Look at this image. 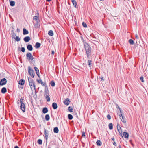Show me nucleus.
Instances as JSON below:
<instances>
[{"instance_id":"603ef678","label":"nucleus","mask_w":148,"mask_h":148,"mask_svg":"<svg viewBox=\"0 0 148 148\" xmlns=\"http://www.w3.org/2000/svg\"><path fill=\"white\" fill-rule=\"evenodd\" d=\"M31 61L32 64H34V60H31Z\"/></svg>"},{"instance_id":"a18cd8bd","label":"nucleus","mask_w":148,"mask_h":148,"mask_svg":"<svg viewBox=\"0 0 148 148\" xmlns=\"http://www.w3.org/2000/svg\"><path fill=\"white\" fill-rule=\"evenodd\" d=\"M37 81L38 83L41 84L42 83V80L40 79L39 80L37 79Z\"/></svg>"},{"instance_id":"4468645a","label":"nucleus","mask_w":148,"mask_h":148,"mask_svg":"<svg viewBox=\"0 0 148 148\" xmlns=\"http://www.w3.org/2000/svg\"><path fill=\"white\" fill-rule=\"evenodd\" d=\"M25 81L23 79H20L18 82V84L21 86L23 85L24 84Z\"/></svg>"},{"instance_id":"4c0bfd02","label":"nucleus","mask_w":148,"mask_h":148,"mask_svg":"<svg viewBox=\"0 0 148 148\" xmlns=\"http://www.w3.org/2000/svg\"><path fill=\"white\" fill-rule=\"evenodd\" d=\"M82 25L83 27H84L86 28L87 27V25L84 22H82Z\"/></svg>"},{"instance_id":"39448f33","label":"nucleus","mask_w":148,"mask_h":148,"mask_svg":"<svg viewBox=\"0 0 148 148\" xmlns=\"http://www.w3.org/2000/svg\"><path fill=\"white\" fill-rule=\"evenodd\" d=\"M27 59L29 61L32 60L34 59H36V58L33 57L32 56V54L30 53H27L26 54Z\"/></svg>"},{"instance_id":"de8ad7c7","label":"nucleus","mask_w":148,"mask_h":148,"mask_svg":"<svg viewBox=\"0 0 148 148\" xmlns=\"http://www.w3.org/2000/svg\"><path fill=\"white\" fill-rule=\"evenodd\" d=\"M16 35L15 33L13 32V33L12 35V38H14L15 37V36H16Z\"/></svg>"},{"instance_id":"1a4fd4ad","label":"nucleus","mask_w":148,"mask_h":148,"mask_svg":"<svg viewBox=\"0 0 148 148\" xmlns=\"http://www.w3.org/2000/svg\"><path fill=\"white\" fill-rule=\"evenodd\" d=\"M49 92L48 89V87L46 86V88H45L44 89V96L49 95Z\"/></svg>"},{"instance_id":"2eb2a0df","label":"nucleus","mask_w":148,"mask_h":148,"mask_svg":"<svg viewBox=\"0 0 148 148\" xmlns=\"http://www.w3.org/2000/svg\"><path fill=\"white\" fill-rule=\"evenodd\" d=\"M123 136L126 138H128L129 137V134L128 133L125 132H124L123 133Z\"/></svg>"},{"instance_id":"a211bd4d","label":"nucleus","mask_w":148,"mask_h":148,"mask_svg":"<svg viewBox=\"0 0 148 148\" xmlns=\"http://www.w3.org/2000/svg\"><path fill=\"white\" fill-rule=\"evenodd\" d=\"M52 106L54 109H56L57 108L58 106L57 103H56L54 102L52 104Z\"/></svg>"},{"instance_id":"6e6552de","label":"nucleus","mask_w":148,"mask_h":148,"mask_svg":"<svg viewBox=\"0 0 148 148\" xmlns=\"http://www.w3.org/2000/svg\"><path fill=\"white\" fill-rule=\"evenodd\" d=\"M7 82V80L5 78L2 79L0 81V85L3 86L6 84Z\"/></svg>"},{"instance_id":"2f4dec72","label":"nucleus","mask_w":148,"mask_h":148,"mask_svg":"<svg viewBox=\"0 0 148 148\" xmlns=\"http://www.w3.org/2000/svg\"><path fill=\"white\" fill-rule=\"evenodd\" d=\"M68 117L69 120H71L73 118V116L72 115L69 114L68 115Z\"/></svg>"},{"instance_id":"9d476101","label":"nucleus","mask_w":148,"mask_h":148,"mask_svg":"<svg viewBox=\"0 0 148 148\" xmlns=\"http://www.w3.org/2000/svg\"><path fill=\"white\" fill-rule=\"evenodd\" d=\"M70 102L71 101L68 98H67L65 99V100L64 101L63 103L65 105H68Z\"/></svg>"},{"instance_id":"6ab92c4d","label":"nucleus","mask_w":148,"mask_h":148,"mask_svg":"<svg viewBox=\"0 0 148 148\" xmlns=\"http://www.w3.org/2000/svg\"><path fill=\"white\" fill-rule=\"evenodd\" d=\"M29 32L28 30L25 28H23V35H26L28 34Z\"/></svg>"},{"instance_id":"c9c22d12","label":"nucleus","mask_w":148,"mask_h":148,"mask_svg":"<svg viewBox=\"0 0 148 148\" xmlns=\"http://www.w3.org/2000/svg\"><path fill=\"white\" fill-rule=\"evenodd\" d=\"M129 42L131 45H133L134 42L133 40L132 39H130L129 40Z\"/></svg>"},{"instance_id":"f8f14e48","label":"nucleus","mask_w":148,"mask_h":148,"mask_svg":"<svg viewBox=\"0 0 148 148\" xmlns=\"http://www.w3.org/2000/svg\"><path fill=\"white\" fill-rule=\"evenodd\" d=\"M34 70H35V71H36V73L37 75V76H38V77L40 78V75L39 74V69L36 67H34Z\"/></svg>"},{"instance_id":"20e7f679","label":"nucleus","mask_w":148,"mask_h":148,"mask_svg":"<svg viewBox=\"0 0 148 148\" xmlns=\"http://www.w3.org/2000/svg\"><path fill=\"white\" fill-rule=\"evenodd\" d=\"M28 72L30 76L34 78L35 75V73L33 70L31 69L30 66L28 67Z\"/></svg>"},{"instance_id":"680f3d73","label":"nucleus","mask_w":148,"mask_h":148,"mask_svg":"<svg viewBox=\"0 0 148 148\" xmlns=\"http://www.w3.org/2000/svg\"><path fill=\"white\" fill-rule=\"evenodd\" d=\"M101 1H103L104 0H100Z\"/></svg>"},{"instance_id":"f257e3e1","label":"nucleus","mask_w":148,"mask_h":148,"mask_svg":"<svg viewBox=\"0 0 148 148\" xmlns=\"http://www.w3.org/2000/svg\"><path fill=\"white\" fill-rule=\"evenodd\" d=\"M84 45L87 55V58H89L92 53L91 48L90 46L86 42H84Z\"/></svg>"},{"instance_id":"9b49d317","label":"nucleus","mask_w":148,"mask_h":148,"mask_svg":"<svg viewBox=\"0 0 148 148\" xmlns=\"http://www.w3.org/2000/svg\"><path fill=\"white\" fill-rule=\"evenodd\" d=\"M23 40L25 42H27L31 40V38L29 36H27L24 38Z\"/></svg>"},{"instance_id":"09e8293b","label":"nucleus","mask_w":148,"mask_h":148,"mask_svg":"<svg viewBox=\"0 0 148 148\" xmlns=\"http://www.w3.org/2000/svg\"><path fill=\"white\" fill-rule=\"evenodd\" d=\"M100 79L102 81H104L103 77L102 76H101L100 78Z\"/></svg>"},{"instance_id":"ea45409f","label":"nucleus","mask_w":148,"mask_h":148,"mask_svg":"<svg viewBox=\"0 0 148 148\" xmlns=\"http://www.w3.org/2000/svg\"><path fill=\"white\" fill-rule=\"evenodd\" d=\"M140 80L141 81V82H144V78L143 76H142L140 78Z\"/></svg>"},{"instance_id":"37998d69","label":"nucleus","mask_w":148,"mask_h":148,"mask_svg":"<svg viewBox=\"0 0 148 148\" xmlns=\"http://www.w3.org/2000/svg\"><path fill=\"white\" fill-rule=\"evenodd\" d=\"M25 48L24 47H22L21 48V51L22 52H24L25 51Z\"/></svg>"},{"instance_id":"a878e982","label":"nucleus","mask_w":148,"mask_h":148,"mask_svg":"<svg viewBox=\"0 0 148 148\" xmlns=\"http://www.w3.org/2000/svg\"><path fill=\"white\" fill-rule=\"evenodd\" d=\"M49 95H48L44 96L45 99L47 100L48 102L50 100V98Z\"/></svg>"},{"instance_id":"4be33fe9","label":"nucleus","mask_w":148,"mask_h":148,"mask_svg":"<svg viewBox=\"0 0 148 148\" xmlns=\"http://www.w3.org/2000/svg\"><path fill=\"white\" fill-rule=\"evenodd\" d=\"M40 45L41 44L40 43L37 42L36 43L35 47L36 48H38L40 47Z\"/></svg>"},{"instance_id":"ddd939ff","label":"nucleus","mask_w":148,"mask_h":148,"mask_svg":"<svg viewBox=\"0 0 148 148\" xmlns=\"http://www.w3.org/2000/svg\"><path fill=\"white\" fill-rule=\"evenodd\" d=\"M34 27L36 29L40 28V24L39 22H36L35 24L34 25Z\"/></svg>"},{"instance_id":"13d9d810","label":"nucleus","mask_w":148,"mask_h":148,"mask_svg":"<svg viewBox=\"0 0 148 148\" xmlns=\"http://www.w3.org/2000/svg\"><path fill=\"white\" fill-rule=\"evenodd\" d=\"M112 140H113V141H114L115 140L114 139V138H112Z\"/></svg>"},{"instance_id":"58836bf2","label":"nucleus","mask_w":148,"mask_h":148,"mask_svg":"<svg viewBox=\"0 0 148 148\" xmlns=\"http://www.w3.org/2000/svg\"><path fill=\"white\" fill-rule=\"evenodd\" d=\"M38 16H35L34 17V19H35L36 22H38Z\"/></svg>"},{"instance_id":"aec40b11","label":"nucleus","mask_w":148,"mask_h":148,"mask_svg":"<svg viewBox=\"0 0 148 148\" xmlns=\"http://www.w3.org/2000/svg\"><path fill=\"white\" fill-rule=\"evenodd\" d=\"M48 112V110L47 107H44L43 108L42 112L44 114L47 113Z\"/></svg>"},{"instance_id":"423d86ee","label":"nucleus","mask_w":148,"mask_h":148,"mask_svg":"<svg viewBox=\"0 0 148 148\" xmlns=\"http://www.w3.org/2000/svg\"><path fill=\"white\" fill-rule=\"evenodd\" d=\"M119 116L120 118V119L122 122H123V123H126V119L125 118L124 116V115H123V114H120L119 115Z\"/></svg>"},{"instance_id":"864d4df0","label":"nucleus","mask_w":148,"mask_h":148,"mask_svg":"<svg viewBox=\"0 0 148 148\" xmlns=\"http://www.w3.org/2000/svg\"><path fill=\"white\" fill-rule=\"evenodd\" d=\"M113 143V144L114 145H115V146H116V143L114 141Z\"/></svg>"},{"instance_id":"6e6d98bb","label":"nucleus","mask_w":148,"mask_h":148,"mask_svg":"<svg viewBox=\"0 0 148 148\" xmlns=\"http://www.w3.org/2000/svg\"><path fill=\"white\" fill-rule=\"evenodd\" d=\"M136 38H137H137H138V35H136Z\"/></svg>"},{"instance_id":"e2e57ef3","label":"nucleus","mask_w":148,"mask_h":148,"mask_svg":"<svg viewBox=\"0 0 148 148\" xmlns=\"http://www.w3.org/2000/svg\"><path fill=\"white\" fill-rule=\"evenodd\" d=\"M17 30L18 31L19 30V29H17Z\"/></svg>"},{"instance_id":"72a5a7b5","label":"nucleus","mask_w":148,"mask_h":148,"mask_svg":"<svg viewBox=\"0 0 148 148\" xmlns=\"http://www.w3.org/2000/svg\"><path fill=\"white\" fill-rule=\"evenodd\" d=\"M50 84L51 86L52 87H54L55 86V84L54 82L53 81H52L50 82Z\"/></svg>"},{"instance_id":"8fccbe9b","label":"nucleus","mask_w":148,"mask_h":148,"mask_svg":"<svg viewBox=\"0 0 148 148\" xmlns=\"http://www.w3.org/2000/svg\"><path fill=\"white\" fill-rule=\"evenodd\" d=\"M116 108L118 109H120V108L119 106L117 104H116Z\"/></svg>"},{"instance_id":"5701e85b","label":"nucleus","mask_w":148,"mask_h":148,"mask_svg":"<svg viewBox=\"0 0 148 148\" xmlns=\"http://www.w3.org/2000/svg\"><path fill=\"white\" fill-rule=\"evenodd\" d=\"M71 1L72 2L73 4V5L74 6L75 8H76L77 7V2L75 1V0H71Z\"/></svg>"},{"instance_id":"473e14b6","label":"nucleus","mask_w":148,"mask_h":148,"mask_svg":"<svg viewBox=\"0 0 148 148\" xmlns=\"http://www.w3.org/2000/svg\"><path fill=\"white\" fill-rule=\"evenodd\" d=\"M15 2L14 1H11L10 2V5L11 6H13L15 5Z\"/></svg>"},{"instance_id":"4d7b16f0","label":"nucleus","mask_w":148,"mask_h":148,"mask_svg":"<svg viewBox=\"0 0 148 148\" xmlns=\"http://www.w3.org/2000/svg\"><path fill=\"white\" fill-rule=\"evenodd\" d=\"M118 148H121V146L120 145H119L118 146Z\"/></svg>"},{"instance_id":"f03ea898","label":"nucleus","mask_w":148,"mask_h":148,"mask_svg":"<svg viewBox=\"0 0 148 148\" xmlns=\"http://www.w3.org/2000/svg\"><path fill=\"white\" fill-rule=\"evenodd\" d=\"M28 80L29 85L30 86L31 89H32V88H34V89L35 90L36 88L34 81L32 78L29 79L28 78Z\"/></svg>"},{"instance_id":"bf43d9fd","label":"nucleus","mask_w":148,"mask_h":148,"mask_svg":"<svg viewBox=\"0 0 148 148\" xmlns=\"http://www.w3.org/2000/svg\"><path fill=\"white\" fill-rule=\"evenodd\" d=\"M51 0H46L48 2H49L51 1Z\"/></svg>"},{"instance_id":"5fc2aeb1","label":"nucleus","mask_w":148,"mask_h":148,"mask_svg":"<svg viewBox=\"0 0 148 148\" xmlns=\"http://www.w3.org/2000/svg\"><path fill=\"white\" fill-rule=\"evenodd\" d=\"M14 148H19V147H18L17 146H16L15 147H14Z\"/></svg>"},{"instance_id":"3c124183","label":"nucleus","mask_w":148,"mask_h":148,"mask_svg":"<svg viewBox=\"0 0 148 148\" xmlns=\"http://www.w3.org/2000/svg\"><path fill=\"white\" fill-rule=\"evenodd\" d=\"M54 51L53 50L51 51V54L52 55H53L54 54Z\"/></svg>"},{"instance_id":"0eeeda50","label":"nucleus","mask_w":148,"mask_h":148,"mask_svg":"<svg viewBox=\"0 0 148 148\" xmlns=\"http://www.w3.org/2000/svg\"><path fill=\"white\" fill-rule=\"evenodd\" d=\"M44 135H45V138L46 139V144L47 143V140L48 139V136L49 135L48 134V131L47 130L45 129H44Z\"/></svg>"},{"instance_id":"bb28decb","label":"nucleus","mask_w":148,"mask_h":148,"mask_svg":"<svg viewBox=\"0 0 148 148\" xmlns=\"http://www.w3.org/2000/svg\"><path fill=\"white\" fill-rule=\"evenodd\" d=\"M96 143L97 145L98 146H100L102 145V143L100 140H97Z\"/></svg>"},{"instance_id":"393cba45","label":"nucleus","mask_w":148,"mask_h":148,"mask_svg":"<svg viewBox=\"0 0 148 148\" xmlns=\"http://www.w3.org/2000/svg\"><path fill=\"white\" fill-rule=\"evenodd\" d=\"M48 34L50 36H52L53 35V32L52 30H50L48 32Z\"/></svg>"},{"instance_id":"412c9836","label":"nucleus","mask_w":148,"mask_h":148,"mask_svg":"<svg viewBox=\"0 0 148 148\" xmlns=\"http://www.w3.org/2000/svg\"><path fill=\"white\" fill-rule=\"evenodd\" d=\"M7 92V89L6 88H3L1 90V92L2 93L4 94Z\"/></svg>"},{"instance_id":"49530a36","label":"nucleus","mask_w":148,"mask_h":148,"mask_svg":"<svg viewBox=\"0 0 148 148\" xmlns=\"http://www.w3.org/2000/svg\"><path fill=\"white\" fill-rule=\"evenodd\" d=\"M82 137H85V132H84V131L83 132H82Z\"/></svg>"},{"instance_id":"c03bdc74","label":"nucleus","mask_w":148,"mask_h":148,"mask_svg":"<svg viewBox=\"0 0 148 148\" xmlns=\"http://www.w3.org/2000/svg\"><path fill=\"white\" fill-rule=\"evenodd\" d=\"M107 118L109 120H110L111 119V116L110 114H108L107 116Z\"/></svg>"},{"instance_id":"79ce46f5","label":"nucleus","mask_w":148,"mask_h":148,"mask_svg":"<svg viewBox=\"0 0 148 148\" xmlns=\"http://www.w3.org/2000/svg\"><path fill=\"white\" fill-rule=\"evenodd\" d=\"M68 110L70 112H73V109L71 108L70 107H69L68 108Z\"/></svg>"},{"instance_id":"c756f323","label":"nucleus","mask_w":148,"mask_h":148,"mask_svg":"<svg viewBox=\"0 0 148 148\" xmlns=\"http://www.w3.org/2000/svg\"><path fill=\"white\" fill-rule=\"evenodd\" d=\"M45 119L47 121H49L50 119V116L49 114H46L45 116Z\"/></svg>"},{"instance_id":"b1692460","label":"nucleus","mask_w":148,"mask_h":148,"mask_svg":"<svg viewBox=\"0 0 148 148\" xmlns=\"http://www.w3.org/2000/svg\"><path fill=\"white\" fill-rule=\"evenodd\" d=\"M92 60H89L88 61V64L89 66L90 67H91V64L92 63Z\"/></svg>"},{"instance_id":"a19ab883","label":"nucleus","mask_w":148,"mask_h":148,"mask_svg":"<svg viewBox=\"0 0 148 148\" xmlns=\"http://www.w3.org/2000/svg\"><path fill=\"white\" fill-rule=\"evenodd\" d=\"M118 112L119 113H118V114H119V115L120 114H123L122 113V110H121V108H120V109H119L118 110Z\"/></svg>"},{"instance_id":"f704fd0d","label":"nucleus","mask_w":148,"mask_h":148,"mask_svg":"<svg viewBox=\"0 0 148 148\" xmlns=\"http://www.w3.org/2000/svg\"><path fill=\"white\" fill-rule=\"evenodd\" d=\"M15 39L16 41H19L20 40V38L19 37V36H16L15 38Z\"/></svg>"},{"instance_id":"e433bc0d","label":"nucleus","mask_w":148,"mask_h":148,"mask_svg":"<svg viewBox=\"0 0 148 148\" xmlns=\"http://www.w3.org/2000/svg\"><path fill=\"white\" fill-rule=\"evenodd\" d=\"M37 142L39 145H41L42 143V141L41 139H39Z\"/></svg>"},{"instance_id":"cd10ccee","label":"nucleus","mask_w":148,"mask_h":148,"mask_svg":"<svg viewBox=\"0 0 148 148\" xmlns=\"http://www.w3.org/2000/svg\"><path fill=\"white\" fill-rule=\"evenodd\" d=\"M59 130L57 127H55L54 128L53 132L54 133H57L58 132Z\"/></svg>"},{"instance_id":"7c9ffc66","label":"nucleus","mask_w":148,"mask_h":148,"mask_svg":"<svg viewBox=\"0 0 148 148\" xmlns=\"http://www.w3.org/2000/svg\"><path fill=\"white\" fill-rule=\"evenodd\" d=\"M41 84L42 86H45V88H46V86H47V84L45 82H43L42 81V83H41Z\"/></svg>"},{"instance_id":"f3484780","label":"nucleus","mask_w":148,"mask_h":148,"mask_svg":"<svg viewBox=\"0 0 148 148\" xmlns=\"http://www.w3.org/2000/svg\"><path fill=\"white\" fill-rule=\"evenodd\" d=\"M117 127L118 132H119V133L121 135L122 131L121 128L120 127V125H117Z\"/></svg>"},{"instance_id":"dca6fc26","label":"nucleus","mask_w":148,"mask_h":148,"mask_svg":"<svg viewBox=\"0 0 148 148\" xmlns=\"http://www.w3.org/2000/svg\"><path fill=\"white\" fill-rule=\"evenodd\" d=\"M27 48L29 51H31L33 50V47L31 45H28L27 46Z\"/></svg>"},{"instance_id":"7ed1b4c3","label":"nucleus","mask_w":148,"mask_h":148,"mask_svg":"<svg viewBox=\"0 0 148 148\" xmlns=\"http://www.w3.org/2000/svg\"><path fill=\"white\" fill-rule=\"evenodd\" d=\"M21 103L20 108L23 112L25 111V106L24 103H23V100L22 98L20 100Z\"/></svg>"},{"instance_id":"052dcab7","label":"nucleus","mask_w":148,"mask_h":148,"mask_svg":"<svg viewBox=\"0 0 148 148\" xmlns=\"http://www.w3.org/2000/svg\"><path fill=\"white\" fill-rule=\"evenodd\" d=\"M48 148H51L49 146H48Z\"/></svg>"},{"instance_id":"c85d7f7f","label":"nucleus","mask_w":148,"mask_h":148,"mask_svg":"<svg viewBox=\"0 0 148 148\" xmlns=\"http://www.w3.org/2000/svg\"><path fill=\"white\" fill-rule=\"evenodd\" d=\"M109 128L110 130H112L113 128L112 124V123H110L109 124Z\"/></svg>"}]
</instances>
